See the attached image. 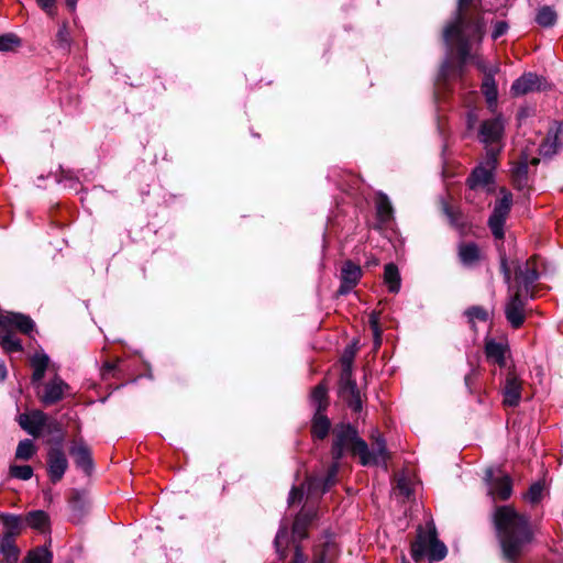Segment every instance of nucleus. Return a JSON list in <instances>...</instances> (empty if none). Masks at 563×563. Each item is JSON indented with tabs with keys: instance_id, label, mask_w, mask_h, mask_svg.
I'll return each instance as SVG.
<instances>
[{
	"instance_id": "1",
	"label": "nucleus",
	"mask_w": 563,
	"mask_h": 563,
	"mask_svg": "<svg viewBox=\"0 0 563 563\" xmlns=\"http://www.w3.org/2000/svg\"><path fill=\"white\" fill-rule=\"evenodd\" d=\"M501 558L507 563H520L534 541L530 518L514 506H498L493 514Z\"/></svg>"
},
{
	"instance_id": "2",
	"label": "nucleus",
	"mask_w": 563,
	"mask_h": 563,
	"mask_svg": "<svg viewBox=\"0 0 563 563\" xmlns=\"http://www.w3.org/2000/svg\"><path fill=\"white\" fill-rule=\"evenodd\" d=\"M333 434L334 440L331 454L334 463L331 465L328 477L322 484L321 493H324L333 484L339 467L338 462L343 456L345 450H350L353 455L358 456L362 465L383 464L386 467L389 453L386 450L385 441L378 432L372 434V450L368 449L364 440L358 438L356 430L349 424L335 428Z\"/></svg>"
},
{
	"instance_id": "3",
	"label": "nucleus",
	"mask_w": 563,
	"mask_h": 563,
	"mask_svg": "<svg viewBox=\"0 0 563 563\" xmlns=\"http://www.w3.org/2000/svg\"><path fill=\"white\" fill-rule=\"evenodd\" d=\"M473 0H459V13L456 20L444 30L445 42H452L456 40L459 42V54L463 62H465L468 55V42L466 33L472 32L482 40L483 27L479 22H465L466 9Z\"/></svg>"
},
{
	"instance_id": "4",
	"label": "nucleus",
	"mask_w": 563,
	"mask_h": 563,
	"mask_svg": "<svg viewBox=\"0 0 563 563\" xmlns=\"http://www.w3.org/2000/svg\"><path fill=\"white\" fill-rule=\"evenodd\" d=\"M34 328L33 320L21 313L5 312L0 310V345L7 353L22 351L21 341L13 333L19 330L22 333H30Z\"/></svg>"
},
{
	"instance_id": "5",
	"label": "nucleus",
	"mask_w": 563,
	"mask_h": 563,
	"mask_svg": "<svg viewBox=\"0 0 563 563\" xmlns=\"http://www.w3.org/2000/svg\"><path fill=\"white\" fill-rule=\"evenodd\" d=\"M446 547L439 541L433 526H428L427 530L419 529L416 540L411 544V556L419 562L424 556L431 561H441L446 555Z\"/></svg>"
},
{
	"instance_id": "6",
	"label": "nucleus",
	"mask_w": 563,
	"mask_h": 563,
	"mask_svg": "<svg viewBox=\"0 0 563 563\" xmlns=\"http://www.w3.org/2000/svg\"><path fill=\"white\" fill-rule=\"evenodd\" d=\"M498 165V157H495L493 164H487V155L484 156L483 161L478 166L474 168L472 174L467 178V191L465 198L470 202H475L477 194L483 192L489 195L490 184L493 183V173Z\"/></svg>"
},
{
	"instance_id": "7",
	"label": "nucleus",
	"mask_w": 563,
	"mask_h": 563,
	"mask_svg": "<svg viewBox=\"0 0 563 563\" xmlns=\"http://www.w3.org/2000/svg\"><path fill=\"white\" fill-rule=\"evenodd\" d=\"M504 122L500 118L486 120L479 129V141L484 144L487 164H493L495 157L499 158L503 148Z\"/></svg>"
},
{
	"instance_id": "8",
	"label": "nucleus",
	"mask_w": 563,
	"mask_h": 563,
	"mask_svg": "<svg viewBox=\"0 0 563 563\" xmlns=\"http://www.w3.org/2000/svg\"><path fill=\"white\" fill-rule=\"evenodd\" d=\"M317 517L314 509L309 507L307 504L303 506L301 511L296 516L292 528H291V542L295 543V554L290 563H306L307 556L303 554L299 541L303 540L308 536V531Z\"/></svg>"
},
{
	"instance_id": "9",
	"label": "nucleus",
	"mask_w": 563,
	"mask_h": 563,
	"mask_svg": "<svg viewBox=\"0 0 563 563\" xmlns=\"http://www.w3.org/2000/svg\"><path fill=\"white\" fill-rule=\"evenodd\" d=\"M500 199L496 202L494 211L488 220V225L496 239L504 238V224L510 212L512 205V195L506 189H500Z\"/></svg>"
},
{
	"instance_id": "10",
	"label": "nucleus",
	"mask_w": 563,
	"mask_h": 563,
	"mask_svg": "<svg viewBox=\"0 0 563 563\" xmlns=\"http://www.w3.org/2000/svg\"><path fill=\"white\" fill-rule=\"evenodd\" d=\"M529 296L530 295H526L525 291H522V288L520 286L517 287L514 294L510 295V298L506 303V319L515 329L520 328L525 322V306L526 300Z\"/></svg>"
},
{
	"instance_id": "11",
	"label": "nucleus",
	"mask_w": 563,
	"mask_h": 563,
	"mask_svg": "<svg viewBox=\"0 0 563 563\" xmlns=\"http://www.w3.org/2000/svg\"><path fill=\"white\" fill-rule=\"evenodd\" d=\"M68 389L69 386L59 376H54L51 380L42 385V390L37 394L40 400L48 406L62 400Z\"/></svg>"
},
{
	"instance_id": "12",
	"label": "nucleus",
	"mask_w": 563,
	"mask_h": 563,
	"mask_svg": "<svg viewBox=\"0 0 563 563\" xmlns=\"http://www.w3.org/2000/svg\"><path fill=\"white\" fill-rule=\"evenodd\" d=\"M488 493L494 500H507L512 494V481L510 476L500 474L493 475V471H487Z\"/></svg>"
},
{
	"instance_id": "13",
	"label": "nucleus",
	"mask_w": 563,
	"mask_h": 563,
	"mask_svg": "<svg viewBox=\"0 0 563 563\" xmlns=\"http://www.w3.org/2000/svg\"><path fill=\"white\" fill-rule=\"evenodd\" d=\"M522 382L515 371H509L506 375L505 386L503 388L504 405L516 407L521 399Z\"/></svg>"
},
{
	"instance_id": "14",
	"label": "nucleus",
	"mask_w": 563,
	"mask_h": 563,
	"mask_svg": "<svg viewBox=\"0 0 563 563\" xmlns=\"http://www.w3.org/2000/svg\"><path fill=\"white\" fill-rule=\"evenodd\" d=\"M538 278V260L537 257H531L516 274L517 287L521 286L526 295H532L531 287Z\"/></svg>"
},
{
	"instance_id": "15",
	"label": "nucleus",
	"mask_w": 563,
	"mask_h": 563,
	"mask_svg": "<svg viewBox=\"0 0 563 563\" xmlns=\"http://www.w3.org/2000/svg\"><path fill=\"white\" fill-rule=\"evenodd\" d=\"M362 277V269L360 265L354 264L352 261H346L341 268V285L339 294L345 295L350 292L360 282Z\"/></svg>"
},
{
	"instance_id": "16",
	"label": "nucleus",
	"mask_w": 563,
	"mask_h": 563,
	"mask_svg": "<svg viewBox=\"0 0 563 563\" xmlns=\"http://www.w3.org/2000/svg\"><path fill=\"white\" fill-rule=\"evenodd\" d=\"M47 416L40 410L22 413L19 417V424L23 430L33 437H38L46 426Z\"/></svg>"
},
{
	"instance_id": "17",
	"label": "nucleus",
	"mask_w": 563,
	"mask_h": 563,
	"mask_svg": "<svg viewBox=\"0 0 563 563\" xmlns=\"http://www.w3.org/2000/svg\"><path fill=\"white\" fill-rule=\"evenodd\" d=\"M545 88L543 78L536 74L529 73L518 78L511 86V92L515 96L526 95L532 91H539Z\"/></svg>"
},
{
	"instance_id": "18",
	"label": "nucleus",
	"mask_w": 563,
	"mask_h": 563,
	"mask_svg": "<svg viewBox=\"0 0 563 563\" xmlns=\"http://www.w3.org/2000/svg\"><path fill=\"white\" fill-rule=\"evenodd\" d=\"M48 476L53 483H57L64 476L68 462L65 453L60 449H52L48 452Z\"/></svg>"
},
{
	"instance_id": "19",
	"label": "nucleus",
	"mask_w": 563,
	"mask_h": 563,
	"mask_svg": "<svg viewBox=\"0 0 563 563\" xmlns=\"http://www.w3.org/2000/svg\"><path fill=\"white\" fill-rule=\"evenodd\" d=\"M338 554L336 544L325 536L313 545L312 563H331Z\"/></svg>"
},
{
	"instance_id": "20",
	"label": "nucleus",
	"mask_w": 563,
	"mask_h": 563,
	"mask_svg": "<svg viewBox=\"0 0 563 563\" xmlns=\"http://www.w3.org/2000/svg\"><path fill=\"white\" fill-rule=\"evenodd\" d=\"M474 36L477 41H479L477 38L476 35H474L472 32H467L466 33V38H467V42L470 43V36ZM448 44L450 45H455V48H456V54H457V57H459V60H460V66H459V70L456 73V77L457 78H462L463 77V74H464V66L465 64L467 63L468 58L472 59V62L474 63V65L477 67V69H479L485 76H487V74L489 73V69L492 68H497V66H488L486 64V62L477 54L475 55H467L465 62L462 60L460 54H459V42L456 40L452 41V42H446ZM471 52V47L468 46V53Z\"/></svg>"
},
{
	"instance_id": "21",
	"label": "nucleus",
	"mask_w": 563,
	"mask_h": 563,
	"mask_svg": "<svg viewBox=\"0 0 563 563\" xmlns=\"http://www.w3.org/2000/svg\"><path fill=\"white\" fill-rule=\"evenodd\" d=\"M508 344L489 339L485 342V355L489 363L497 364L499 367L506 365V354L508 353Z\"/></svg>"
},
{
	"instance_id": "22",
	"label": "nucleus",
	"mask_w": 563,
	"mask_h": 563,
	"mask_svg": "<svg viewBox=\"0 0 563 563\" xmlns=\"http://www.w3.org/2000/svg\"><path fill=\"white\" fill-rule=\"evenodd\" d=\"M563 126L554 123L548 132V135L542 140L539 145V154L542 156H552L556 153L560 141L559 135L562 132Z\"/></svg>"
},
{
	"instance_id": "23",
	"label": "nucleus",
	"mask_w": 563,
	"mask_h": 563,
	"mask_svg": "<svg viewBox=\"0 0 563 563\" xmlns=\"http://www.w3.org/2000/svg\"><path fill=\"white\" fill-rule=\"evenodd\" d=\"M459 258L465 266H474L482 260V252L473 242L461 243L457 249Z\"/></svg>"
},
{
	"instance_id": "24",
	"label": "nucleus",
	"mask_w": 563,
	"mask_h": 563,
	"mask_svg": "<svg viewBox=\"0 0 563 563\" xmlns=\"http://www.w3.org/2000/svg\"><path fill=\"white\" fill-rule=\"evenodd\" d=\"M498 71V68L489 69L487 76H484L482 84V91L486 98L489 108H493L497 103V87L495 84L494 75Z\"/></svg>"
},
{
	"instance_id": "25",
	"label": "nucleus",
	"mask_w": 563,
	"mask_h": 563,
	"mask_svg": "<svg viewBox=\"0 0 563 563\" xmlns=\"http://www.w3.org/2000/svg\"><path fill=\"white\" fill-rule=\"evenodd\" d=\"M0 553L3 556V563H16L19 560L20 551L15 544V539H12L10 536H1Z\"/></svg>"
},
{
	"instance_id": "26",
	"label": "nucleus",
	"mask_w": 563,
	"mask_h": 563,
	"mask_svg": "<svg viewBox=\"0 0 563 563\" xmlns=\"http://www.w3.org/2000/svg\"><path fill=\"white\" fill-rule=\"evenodd\" d=\"M48 364H49V357L44 354V353H36L35 355L32 356L31 358V366L33 368V374H32V384H37L40 385L44 375H45V372L48 367Z\"/></svg>"
},
{
	"instance_id": "27",
	"label": "nucleus",
	"mask_w": 563,
	"mask_h": 563,
	"mask_svg": "<svg viewBox=\"0 0 563 563\" xmlns=\"http://www.w3.org/2000/svg\"><path fill=\"white\" fill-rule=\"evenodd\" d=\"M0 520L3 523L4 532L1 536H10L15 539L22 531V518L15 515L0 514Z\"/></svg>"
},
{
	"instance_id": "28",
	"label": "nucleus",
	"mask_w": 563,
	"mask_h": 563,
	"mask_svg": "<svg viewBox=\"0 0 563 563\" xmlns=\"http://www.w3.org/2000/svg\"><path fill=\"white\" fill-rule=\"evenodd\" d=\"M376 211L379 221L388 222L393 218V206L385 194H378L376 197Z\"/></svg>"
},
{
	"instance_id": "29",
	"label": "nucleus",
	"mask_w": 563,
	"mask_h": 563,
	"mask_svg": "<svg viewBox=\"0 0 563 563\" xmlns=\"http://www.w3.org/2000/svg\"><path fill=\"white\" fill-rule=\"evenodd\" d=\"M330 430V420L317 411L312 420L311 433L314 438L324 439Z\"/></svg>"
},
{
	"instance_id": "30",
	"label": "nucleus",
	"mask_w": 563,
	"mask_h": 563,
	"mask_svg": "<svg viewBox=\"0 0 563 563\" xmlns=\"http://www.w3.org/2000/svg\"><path fill=\"white\" fill-rule=\"evenodd\" d=\"M384 282L387 285L389 291L397 292L400 288V276L398 268L395 264L389 263L384 269Z\"/></svg>"
},
{
	"instance_id": "31",
	"label": "nucleus",
	"mask_w": 563,
	"mask_h": 563,
	"mask_svg": "<svg viewBox=\"0 0 563 563\" xmlns=\"http://www.w3.org/2000/svg\"><path fill=\"white\" fill-rule=\"evenodd\" d=\"M70 454L74 456L77 465L81 466L85 470H88L91 465V457L89 449L84 444H75Z\"/></svg>"
},
{
	"instance_id": "32",
	"label": "nucleus",
	"mask_w": 563,
	"mask_h": 563,
	"mask_svg": "<svg viewBox=\"0 0 563 563\" xmlns=\"http://www.w3.org/2000/svg\"><path fill=\"white\" fill-rule=\"evenodd\" d=\"M413 483L406 474H399L396 477L395 493L404 498L408 499L412 495Z\"/></svg>"
},
{
	"instance_id": "33",
	"label": "nucleus",
	"mask_w": 563,
	"mask_h": 563,
	"mask_svg": "<svg viewBox=\"0 0 563 563\" xmlns=\"http://www.w3.org/2000/svg\"><path fill=\"white\" fill-rule=\"evenodd\" d=\"M25 522L31 528L44 531L48 523V516L43 510L31 511L26 515Z\"/></svg>"
},
{
	"instance_id": "34",
	"label": "nucleus",
	"mask_w": 563,
	"mask_h": 563,
	"mask_svg": "<svg viewBox=\"0 0 563 563\" xmlns=\"http://www.w3.org/2000/svg\"><path fill=\"white\" fill-rule=\"evenodd\" d=\"M23 563H52V553L46 548L31 550Z\"/></svg>"
},
{
	"instance_id": "35",
	"label": "nucleus",
	"mask_w": 563,
	"mask_h": 563,
	"mask_svg": "<svg viewBox=\"0 0 563 563\" xmlns=\"http://www.w3.org/2000/svg\"><path fill=\"white\" fill-rule=\"evenodd\" d=\"M35 453L36 446L34 445L33 441L30 439H25L19 442L15 451V457L18 460L29 461L33 457Z\"/></svg>"
},
{
	"instance_id": "36",
	"label": "nucleus",
	"mask_w": 563,
	"mask_h": 563,
	"mask_svg": "<svg viewBox=\"0 0 563 563\" xmlns=\"http://www.w3.org/2000/svg\"><path fill=\"white\" fill-rule=\"evenodd\" d=\"M536 20L539 25L549 27L556 22V13L550 7H543L538 11Z\"/></svg>"
},
{
	"instance_id": "37",
	"label": "nucleus",
	"mask_w": 563,
	"mask_h": 563,
	"mask_svg": "<svg viewBox=\"0 0 563 563\" xmlns=\"http://www.w3.org/2000/svg\"><path fill=\"white\" fill-rule=\"evenodd\" d=\"M341 397L347 402L349 407L354 411H361L362 409V398L357 388L353 389L350 387V390L346 394H340Z\"/></svg>"
},
{
	"instance_id": "38",
	"label": "nucleus",
	"mask_w": 563,
	"mask_h": 563,
	"mask_svg": "<svg viewBox=\"0 0 563 563\" xmlns=\"http://www.w3.org/2000/svg\"><path fill=\"white\" fill-rule=\"evenodd\" d=\"M311 398L318 405L317 411H323L328 405L325 385L319 384L316 386L312 390Z\"/></svg>"
},
{
	"instance_id": "39",
	"label": "nucleus",
	"mask_w": 563,
	"mask_h": 563,
	"mask_svg": "<svg viewBox=\"0 0 563 563\" xmlns=\"http://www.w3.org/2000/svg\"><path fill=\"white\" fill-rule=\"evenodd\" d=\"M9 474L13 478L27 481L33 476V468L30 465H15L9 467Z\"/></svg>"
},
{
	"instance_id": "40",
	"label": "nucleus",
	"mask_w": 563,
	"mask_h": 563,
	"mask_svg": "<svg viewBox=\"0 0 563 563\" xmlns=\"http://www.w3.org/2000/svg\"><path fill=\"white\" fill-rule=\"evenodd\" d=\"M543 493L544 484L541 482H537L530 486V488L525 495V498L531 504H537L542 499Z\"/></svg>"
},
{
	"instance_id": "41",
	"label": "nucleus",
	"mask_w": 563,
	"mask_h": 563,
	"mask_svg": "<svg viewBox=\"0 0 563 563\" xmlns=\"http://www.w3.org/2000/svg\"><path fill=\"white\" fill-rule=\"evenodd\" d=\"M468 321L474 324L476 321L486 322L488 320V312L482 307L474 306L465 311Z\"/></svg>"
},
{
	"instance_id": "42",
	"label": "nucleus",
	"mask_w": 563,
	"mask_h": 563,
	"mask_svg": "<svg viewBox=\"0 0 563 563\" xmlns=\"http://www.w3.org/2000/svg\"><path fill=\"white\" fill-rule=\"evenodd\" d=\"M350 387H353V389L357 388L356 383L352 379V368H342L340 376V394H346Z\"/></svg>"
},
{
	"instance_id": "43",
	"label": "nucleus",
	"mask_w": 563,
	"mask_h": 563,
	"mask_svg": "<svg viewBox=\"0 0 563 563\" xmlns=\"http://www.w3.org/2000/svg\"><path fill=\"white\" fill-rule=\"evenodd\" d=\"M21 45L20 38L14 34L0 35V51L8 52Z\"/></svg>"
},
{
	"instance_id": "44",
	"label": "nucleus",
	"mask_w": 563,
	"mask_h": 563,
	"mask_svg": "<svg viewBox=\"0 0 563 563\" xmlns=\"http://www.w3.org/2000/svg\"><path fill=\"white\" fill-rule=\"evenodd\" d=\"M288 544V528L285 523H283L276 534L275 538V547L277 551L284 556V549Z\"/></svg>"
},
{
	"instance_id": "45",
	"label": "nucleus",
	"mask_w": 563,
	"mask_h": 563,
	"mask_svg": "<svg viewBox=\"0 0 563 563\" xmlns=\"http://www.w3.org/2000/svg\"><path fill=\"white\" fill-rule=\"evenodd\" d=\"M57 42L60 47H67L70 44V33L68 31L67 24L63 23L56 34Z\"/></svg>"
},
{
	"instance_id": "46",
	"label": "nucleus",
	"mask_w": 563,
	"mask_h": 563,
	"mask_svg": "<svg viewBox=\"0 0 563 563\" xmlns=\"http://www.w3.org/2000/svg\"><path fill=\"white\" fill-rule=\"evenodd\" d=\"M354 356H355V350L352 346L346 347L341 357L342 368H352Z\"/></svg>"
},
{
	"instance_id": "47",
	"label": "nucleus",
	"mask_w": 563,
	"mask_h": 563,
	"mask_svg": "<svg viewBox=\"0 0 563 563\" xmlns=\"http://www.w3.org/2000/svg\"><path fill=\"white\" fill-rule=\"evenodd\" d=\"M38 5L49 15L55 14V1L56 0H36Z\"/></svg>"
},
{
	"instance_id": "48",
	"label": "nucleus",
	"mask_w": 563,
	"mask_h": 563,
	"mask_svg": "<svg viewBox=\"0 0 563 563\" xmlns=\"http://www.w3.org/2000/svg\"><path fill=\"white\" fill-rule=\"evenodd\" d=\"M303 490L299 487H294L290 490L289 497H288V504L294 505L296 503H299L302 499Z\"/></svg>"
},
{
	"instance_id": "49",
	"label": "nucleus",
	"mask_w": 563,
	"mask_h": 563,
	"mask_svg": "<svg viewBox=\"0 0 563 563\" xmlns=\"http://www.w3.org/2000/svg\"><path fill=\"white\" fill-rule=\"evenodd\" d=\"M508 29V25L504 21H499L495 24L494 31H493V38L496 40L504 35Z\"/></svg>"
},
{
	"instance_id": "50",
	"label": "nucleus",
	"mask_w": 563,
	"mask_h": 563,
	"mask_svg": "<svg viewBox=\"0 0 563 563\" xmlns=\"http://www.w3.org/2000/svg\"><path fill=\"white\" fill-rule=\"evenodd\" d=\"M371 328L375 336L376 345L380 344V330L378 327V321L376 317H371Z\"/></svg>"
},
{
	"instance_id": "51",
	"label": "nucleus",
	"mask_w": 563,
	"mask_h": 563,
	"mask_svg": "<svg viewBox=\"0 0 563 563\" xmlns=\"http://www.w3.org/2000/svg\"><path fill=\"white\" fill-rule=\"evenodd\" d=\"M117 365H118V361L106 362L101 369L103 378H108L112 374V372L117 368Z\"/></svg>"
},
{
	"instance_id": "52",
	"label": "nucleus",
	"mask_w": 563,
	"mask_h": 563,
	"mask_svg": "<svg viewBox=\"0 0 563 563\" xmlns=\"http://www.w3.org/2000/svg\"><path fill=\"white\" fill-rule=\"evenodd\" d=\"M476 377V371H472L468 375L465 376V384L471 389V385Z\"/></svg>"
},
{
	"instance_id": "53",
	"label": "nucleus",
	"mask_w": 563,
	"mask_h": 563,
	"mask_svg": "<svg viewBox=\"0 0 563 563\" xmlns=\"http://www.w3.org/2000/svg\"><path fill=\"white\" fill-rule=\"evenodd\" d=\"M307 484H308L309 494H311L312 489H314L317 486H319V482L314 478H309Z\"/></svg>"
},
{
	"instance_id": "54",
	"label": "nucleus",
	"mask_w": 563,
	"mask_h": 563,
	"mask_svg": "<svg viewBox=\"0 0 563 563\" xmlns=\"http://www.w3.org/2000/svg\"><path fill=\"white\" fill-rule=\"evenodd\" d=\"M5 375H7L5 365L2 362H0V380H3L5 378Z\"/></svg>"
},
{
	"instance_id": "55",
	"label": "nucleus",
	"mask_w": 563,
	"mask_h": 563,
	"mask_svg": "<svg viewBox=\"0 0 563 563\" xmlns=\"http://www.w3.org/2000/svg\"><path fill=\"white\" fill-rule=\"evenodd\" d=\"M76 2H77V0H67V5L69 7L70 10L75 9Z\"/></svg>"
},
{
	"instance_id": "56",
	"label": "nucleus",
	"mask_w": 563,
	"mask_h": 563,
	"mask_svg": "<svg viewBox=\"0 0 563 563\" xmlns=\"http://www.w3.org/2000/svg\"><path fill=\"white\" fill-rule=\"evenodd\" d=\"M503 268L505 271L506 279L509 280L510 279V272H509V269L506 268L505 262H503Z\"/></svg>"
},
{
	"instance_id": "57",
	"label": "nucleus",
	"mask_w": 563,
	"mask_h": 563,
	"mask_svg": "<svg viewBox=\"0 0 563 563\" xmlns=\"http://www.w3.org/2000/svg\"><path fill=\"white\" fill-rule=\"evenodd\" d=\"M518 175L526 176V170H522V168H518Z\"/></svg>"
},
{
	"instance_id": "58",
	"label": "nucleus",
	"mask_w": 563,
	"mask_h": 563,
	"mask_svg": "<svg viewBox=\"0 0 563 563\" xmlns=\"http://www.w3.org/2000/svg\"><path fill=\"white\" fill-rule=\"evenodd\" d=\"M538 162H539V159H538V158H532L530 163H531V164H533V165H536V164H538Z\"/></svg>"
},
{
	"instance_id": "59",
	"label": "nucleus",
	"mask_w": 563,
	"mask_h": 563,
	"mask_svg": "<svg viewBox=\"0 0 563 563\" xmlns=\"http://www.w3.org/2000/svg\"><path fill=\"white\" fill-rule=\"evenodd\" d=\"M442 73H443V75H444V76H449V75L446 74L445 68H443V69H442Z\"/></svg>"
}]
</instances>
